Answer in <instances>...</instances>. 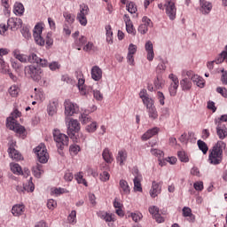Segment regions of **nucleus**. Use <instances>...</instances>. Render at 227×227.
<instances>
[{
    "label": "nucleus",
    "mask_w": 227,
    "mask_h": 227,
    "mask_svg": "<svg viewBox=\"0 0 227 227\" xmlns=\"http://www.w3.org/2000/svg\"><path fill=\"white\" fill-rule=\"evenodd\" d=\"M106 42L113 43V31L111 30V25L106 27Z\"/></svg>",
    "instance_id": "51"
},
{
    "label": "nucleus",
    "mask_w": 227,
    "mask_h": 227,
    "mask_svg": "<svg viewBox=\"0 0 227 227\" xmlns=\"http://www.w3.org/2000/svg\"><path fill=\"white\" fill-rule=\"evenodd\" d=\"M67 221L70 224H75V223H77V211H71L67 216Z\"/></svg>",
    "instance_id": "46"
},
{
    "label": "nucleus",
    "mask_w": 227,
    "mask_h": 227,
    "mask_svg": "<svg viewBox=\"0 0 227 227\" xmlns=\"http://www.w3.org/2000/svg\"><path fill=\"white\" fill-rule=\"evenodd\" d=\"M130 217L135 223H138V221H141V219H143V214H141L140 212L131 213Z\"/></svg>",
    "instance_id": "57"
},
{
    "label": "nucleus",
    "mask_w": 227,
    "mask_h": 227,
    "mask_svg": "<svg viewBox=\"0 0 227 227\" xmlns=\"http://www.w3.org/2000/svg\"><path fill=\"white\" fill-rule=\"evenodd\" d=\"M85 80L84 78H78V88L81 91H84V93H90V91H93V88L84 86Z\"/></svg>",
    "instance_id": "32"
},
{
    "label": "nucleus",
    "mask_w": 227,
    "mask_h": 227,
    "mask_svg": "<svg viewBox=\"0 0 227 227\" xmlns=\"http://www.w3.org/2000/svg\"><path fill=\"white\" fill-rule=\"evenodd\" d=\"M200 12L203 15H208L212 12V3L207 0H200Z\"/></svg>",
    "instance_id": "18"
},
{
    "label": "nucleus",
    "mask_w": 227,
    "mask_h": 227,
    "mask_svg": "<svg viewBox=\"0 0 227 227\" xmlns=\"http://www.w3.org/2000/svg\"><path fill=\"white\" fill-rule=\"evenodd\" d=\"M226 148V144L223 141H218L215 145L210 150L208 160L209 164L217 166L223 162V152Z\"/></svg>",
    "instance_id": "2"
},
{
    "label": "nucleus",
    "mask_w": 227,
    "mask_h": 227,
    "mask_svg": "<svg viewBox=\"0 0 227 227\" xmlns=\"http://www.w3.org/2000/svg\"><path fill=\"white\" fill-rule=\"evenodd\" d=\"M180 84H181L183 90H191V88L192 86V83L187 78L183 79L180 82Z\"/></svg>",
    "instance_id": "52"
},
{
    "label": "nucleus",
    "mask_w": 227,
    "mask_h": 227,
    "mask_svg": "<svg viewBox=\"0 0 227 227\" xmlns=\"http://www.w3.org/2000/svg\"><path fill=\"white\" fill-rule=\"evenodd\" d=\"M47 207H48L49 210H54L56 208V207H58V202H56V200L51 199L47 202Z\"/></svg>",
    "instance_id": "62"
},
{
    "label": "nucleus",
    "mask_w": 227,
    "mask_h": 227,
    "mask_svg": "<svg viewBox=\"0 0 227 227\" xmlns=\"http://www.w3.org/2000/svg\"><path fill=\"white\" fill-rule=\"evenodd\" d=\"M35 153L37 155L38 161L41 164H46L49 160V153H47V147L45 144H40L34 149Z\"/></svg>",
    "instance_id": "6"
},
{
    "label": "nucleus",
    "mask_w": 227,
    "mask_h": 227,
    "mask_svg": "<svg viewBox=\"0 0 227 227\" xmlns=\"http://www.w3.org/2000/svg\"><path fill=\"white\" fill-rule=\"evenodd\" d=\"M0 74H8L12 81L17 82V77L13 74V73L10 72V66H8V64H6L4 59H3L2 58H0Z\"/></svg>",
    "instance_id": "13"
},
{
    "label": "nucleus",
    "mask_w": 227,
    "mask_h": 227,
    "mask_svg": "<svg viewBox=\"0 0 227 227\" xmlns=\"http://www.w3.org/2000/svg\"><path fill=\"white\" fill-rule=\"evenodd\" d=\"M11 171L14 175H20L22 173V167L19 163H11L10 164Z\"/></svg>",
    "instance_id": "42"
},
{
    "label": "nucleus",
    "mask_w": 227,
    "mask_h": 227,
    "mask_svg": "<svg viewBox=\"0 0 227 227\" xmlns=\"http://www.w3.org/2000/svg\"><path fill=\"white\" fill-rule=\"evenodd\" d=\"M1 29L4 33L11 29V31H17L22 26V20L18 18H10L7 24H1Z\"/></svg>",
    "instance_id": "5"
},
{
    "label": "nucleus",
    "mask_w": 227,
    "mask_h": 227,
    "mask_svg": "<svg viewBox=\"0 0 227 227\" xmlns=\"http://www.w3.org/2000/svg\"><path fill=\"white\" fill-rule=\"evenodd\" d=\"M63 16L66 19L67 22H68L69 24H74V22L75 21V15L70 12H64Z\"/></svg>",
    "instance_id": "53"
},
{
    "label": "nucleus",
    "mask_w": 227,
    "mask_h": 227,
    "mask_svg": "<svg viewBox=\"0 0 227 227\" xmlns=\"http://www.w3.org/2000/svg\"><path fill=\"white\" fill-rule=\"evenodd\" d=\"M116 160L117 162H119L120 166H123L125 164V160H127V151H119L118 155L116 157Z\"/></svg>",
    "instance_id": "30"
},
{
    "label": "nucleus",
    "mask_w": 227,
    "mask_h": 227,
    "mask_svg": "<svg viewBox=\"0 0 227 227\" xmlns=\"http://www.w3.org/2000/svg\"><path fill=\"white\" fill-rule=\"evenodd\" d=\"M13 12L15 15H23L24 14V5L21 3H16L14 4Z\"/></svg>",
    "instance_id": "43"
},
{
    "label": "nucleus",
    "mask_w": 227,
    "mask_h": 227,
    "mask_svg": "<svg viewBox=\"0 0 227 227\" xmlns=\"http://www.w3.org/2000/svg\"><path fill=\"white\" fill-rule=\"evenodd\" d=\"M43 29V27H42L41 25H35L33 34L35 43H37V45H41V47L45 45V40L42 37Z\"/></svg>",
    "instance_id": "11"
},
{
    "label": "nucleus",
    "mask_w": 227,
    "mask_h": 227,
    "mask_svg": "<svg viewBox=\"0 0 227 227\" xmlns=\"http://www.w3.org/2000/svg\"><path fill=\"white\" fill-rule=\"evenodd\" d=\"M192 81L194 82L199 88H203L205 86V80L203 77L194 74L192 76Z\"/></svg>",
    "instance_id": "36"
},
{
    "label": "nucleus",
    "mask_w": 227,
    "mask_h": 227,
    "mask_svg": "<svg viewBox=\"0 0 227 227\" xmlns=\"http://www.w3.org/2000/svg\"><path fill=\"white\" fill-rule=\"evenodd\" d=\"M168 78L170 79L171 83L168 88L169 94L171 97H176V90H178V86L180 84V82L178 81V77L175 75L174 74H170L168 75Z\"/></svg>",
    "instance_id": "10"
},
{
    "label": "nucleus",
    "mask_w": 227,
    "mask_h": 227,
    "mask_svg": "<svg viewBox=\"0 0 227 227\" xmlns=\"http://www.w3.org/2000/svg\"><path fill=\"white\" fill-rule=\"evenodd\" d=\"M81 121L82 123V125H86L88 123H91V117L88 116L85 114H81Z\"/></svg>",
    "instance_id": "56"
},
{
    "label": "nucleus",
    "mask_w": 227,
    "mask_h": 227,
    "mask_svg": "<svg viewBox=\"0 0 227 227\" xmlns=\"http://www.w3.org/2000/svg\"><path fill=\"white\" fill-rule=\"evenodd\" d=\"M128 51V58H134V54L137 51V47L131 43L129 44Z\"/></svg>",
    "instance_id": "54"
},
{
    "label": "nucleus",
    "mask_w": 227,
    "mask_h": 227,
    "mask_svg": "<svg viewBox=\"0 0 227 227\" xmlns=\"http://www.w3.org/2000/svg\"><path fill=\"white\" fill-rule=\"evenodd\" d=\"M98 217H99L103 221H106V223H108V226H113V223H114V221H116L114 214L108 213L106 211H99L98 213Z\"/></svg>",
    "instance_id": "14"
},
{
    "label": "nucleus",
    "mask_w": 227,
    "mask_h": 227,
    "mask_svg": "<svg viewBox=\"0 0 227 227\" xmlns=\"http://www.w3.org/2000/svg\"><path fill=\"white\" fill-rule=\"evenodd\" d=\"M48 114L49 116H54L56 113H58V102L57 101H52L48 105Z\"/></svg>",
    "instance_id": "33"
},
{
    "label": "nucleus",
    "mask_w": 227,
    "mask_h": 227,
    "mask_svg": "<svg viewBox=\"0 0 227 227\" xmlns=\"http://www.w3.org/2000/svg\"><path fill=\"white\" fill-rule=\"evenodd\" d=\"M29 62V59L26 58H14L11 59L12 67L15 70H18V68H20L22 67V63H27Z\"/></svg>",
    "instance_id": "22"
},
{
    "label": "nucleus",
    "mask_w": 227,
    "mask_h": 227,
    "mask_svg": "<svg viewBox=\"0 0 227 227\" xmlns=\"http://www.w3.org/2000/svg\"><path fill=\"white\" fill-rule=\"evenodd\" d=\"M177 156L181 162H189V155L184 151H179Z\"/></svg>",
    "instance_id": "50"
},
{
    "label": "nucleus",
    "mask_w": 227,
    "mask_h": 227,
    "mask_svg": "<svg viewBox=\"0 0 227 227\" xmlns=\"http://www.w3.org/2000/svg\"><path fill=\"white\" fill-rule=\"evenodd\" d=\"M149 214L153 215V217L157 223H164V217L159 214V207L156 206H152L149 207Z\"/></svg>",
    "instance_id": "21"
},
{
    "label": "nucleus",
    "mask_w": 227,
    "mask_h": 227,
    "mask_svg": "<svg viewBox=\"0 0 227 227\" xmlns=\"http://www.w3.org/2000/svg\"><path fill=\"white\" fill-rule=\"evenodd\" d=\"M162 192V182H155L153 181L152 184V188L150 190L151 198H157L159 194Z\"/></svg>",
    "instance_id": "15"
},
{
    "label": "nucleus",
    "mask_w": 227,
    "mask_h": 227,
    "mask_svg": "<svg viewBox=\"0 0 227 227\" xmlns=\"http://www.w3.org/2000/svg\"><path fill=\"white\" fill-rule=\"evenodd\" d=\"M35 90L36 91L35 99L39 100L40 102H43L45 100V94L43 93V90H36V89H35Z\"/></svg>",
    "instance_id": "55"
},
{
    "label": "nucleus",
    "mask_w": 227,
    "mask_h": 227,
    "mask_svg": "<svg viewBox=\"0 0 227 227\" xmlns=\"http://www.w3.org/2000/svg\"><path fill=\"white\" fill-rule=\"evenodd\" d=\"M152 155H154V157H157L159 159V164L160 166H164V162L162 161V157H164V152L159 150V149H151Z\"/></svg>",
    "instance_id": "34"
},
{
    "label": "nucleus",
    "mask_w": 227,
    "mask_h": 227,
    "mask_svg": "<svg viewBox=\"0 0 227 227\" xmlns=\"http://www.w3.org/2000/svg\"><path fill=\"white\" fill-rule=\"evenodd\" d=\"M217 93H220V95H222V97H224V98H227V90L226 88H223V87H218L216 89Z\"/></svg>",
    "instance_id": "64"
},
{
    "label": "nucleus",
    "mask_w": 227,
    "mask_h": 227,
    "mask_svg": "<svg viewBox=\"0 0 227 227\" xmlns=\"http://www.w3.org/2000/svg\"><path fill=\"white\" fill-rule=\"evenodd\" d=\"M20 116V112L19 110H14L10 117L6 120V127L10 130H13L19 136H26V128L17 122V118Z\"/></svg>",
    "instance_id": "3"
},
{
    "label": "nucleus",
    "mask_w": 227,
    "mask_h": 227,
    "mask_svg": "<svg viewBox=\"0 0 227 227\" xmlns=\"http://www.w3.org/2000/svg\"><path fill=\"white\" fill-rule=\"evenodd\" d=\"M87 42L86 36L82 35L80 38L75 39L74 41V45H76V47H78V51H81V47H82V45H84Z\"/></svg>",
    "instance_id": "49"
},
{
    "label": "nucleus",
    "mask_w": 227,
    "mask_h": 227,
    "mask_svg": "<svg viewBox=\"0 0 227 227\" xmlns=\"http://www.w3.org/2000/svg\"><path fill=\"white\" fill-rule=\"evenodd\" d=\"M166 13L169 17L170 20H175L176 19V7L175 3L171 0H166Z\"/></svg>",
    "instance_id": "12"
},
{
    "label": "nucleus",
    "mask_w": 227,
    "mask_h": 227,
    "mask_svg": "<svg viewBox=\"0 0 227 227\" xmlns=\"http://www.w3.org/2000/svg\"><path fill=\"white\" fill-rule=\"evenodd\" d=\"M68 193V190L65 189V188H51V194L52 196H61V194H67Z\"/></svg>",
    "instance_id": "40"
},
{
    "label": "nucleus",
    "mask_w": 227,
    "mask_h": 227,
    "mask_svg": "<svg viewBox=\"0 0 227 227\" xmlns=\"http://www.w3.org/2000/svg\"><path fill=\"white\" fill-rule=\"evenodd\" d=\"M141 176H137L133 182H134V191L137 192H143V187L141 186Z\"/></svg>",
    "instance_id": "38"
},
{
    "label": "nucleus",
    "mask_w": 227,
    "mask_h": 227,
    "mask_svg": "<svg viewBox=\"0 0 227 227\" xmlns=\"http://www.w3.org/2000/svg\"><path fill=\"white\" fill-rule=\"evenodd\" d=\"M102 157L107 164H113V160H114V158L113 157V153L109 150V148H106L103 150Z\"/></svg>",
    "instance_id": "27"
},
{
    "label": "nucleus",
    "mask_w": 227,
    "mask_h": 227,
    "mask_svg": "<svg viewBox=\"0 0 227 227\" xmlns=\"http://www.w3.org/2000/svg\"><path fill=\"white\" fill-rule=\"evenodd\" d=\"M99 178L101 182H109V179L111 178V175H109V172L104 171L99 175Z\"/></svg>",
    "instance_id": "58"
},
{
    "label": "nucleus",
    "mask_w": 227,
    "mask_h": 227,
    "mask_svg": "<svg viewBox=\"0 0 227 227\" xmlns=\"http://www.w3.org/2000/svg\"><path fill=\"white\" fill-rule=\"evenodd\" d=\"M21 34L24 36V38H31V33H29V28H27V27H23L21 28Z\"/></svg>",
    "instance_id": "63"
},
{
    "label": "nucleus",
    "mask_w": 227,
    "mask_h": 227,
    "mask_svg": "<svg viewBox=\"0 0 227 227\" xmlns=\"http://www.w3.org/2000/svg\"><path fill=\"white\" fill-rule=\"evenodd\" d=\"M97 129H98V124L97 121H92L90 124L86 126L85 130L90 134H93V132L97 131Z\"/></svg>",
    "instance_id": "44"
},
{
    "label": "nucleus",
    "mask_w": 227,
    "mask_h": 227,
    "mask_svg": "<svg viewBox=\"0 0 227 227\" xmlns=\"http://www.w3.org/2000/svg\"><path fill=\"white\" fill-rule=\"evenodd\" d=\"M147 109V114L151 120H157L159 118V112H157V108L154 106H151Z\"/></svg>",
    "instance_id": "35"
},
{
    "label": "nucleus",
    "mask_w": 227,
    "mask_h": 227,
    "mask_svg": "<svg viewBox=\"0 0 227 227\" xmlns=\"http://www.w3.org/2000/svg\"><path fill=\"white\" fill-rule=\"evenodd\" d=\"M223 121H227V114L222 115L220 118L215 119V125H224Z\"/></svg>",
    "instance_id": "61"
},
{
    "label": "nucleus",
    "mask_w": 227,
    "mask_h": 227,
    "mask_svg": "<svg viewBox=\"0 0 227 227\" xmlns=\"http://www.w3.org/2000/svg\"><path fill=\"white\" fill-rule=\"evenodd\" d=\"M216 134L220 139H224L227 137V129L225 125H216Z\"/></svg>",
    "instance_id": "28"
},
{
    "label": "nucleus",
    "mask_w": 227,
    "mask_h": 227,
    "mask_svg": "<svg viewBox=\"0 0 227 227\" xmlns=\"http://www.w3.org/2000/svg\"><path fill=\"white\" fill-rule=\"evenodd\" d=\"M16 191L20 192V194L26 192H33L35 191V184H33V177L29 178L28 182V186H22V185H18L16 186Z\"/></svg>",
    "instance_id": "17"
},
{
    "label": "nucleus",
    "mask_w": 227,
    "mask_h": 227,
    "mask_svg": "<svg viewBox=\"0 0 227 227\" xmlns=\"http://www.w3.org/2000/svg\"><path fill=\"white\" fill-rule=\"evenodd\" d=\"M64 106L65 115L67 116V118H68V116H73L74 114H75V113H79V106H77V105L72 103L68 99L65 101Z\"/></svg>",
    "instance_id": "9"
},
{
    "label": "nucleus",
    "mask_w": 227,
    "mask_h": 227,
    "mask_svg": "<svg viewBox=\"0 0 227 227\" xmlns=\"http://www.w3.org/2000/svg\"><path fill=\"white\" fill-rule=\"evenodd\" d=\"M91 77L94 81H100L102 79V69L98 66H94L91 68Z\"/></svg>",
    "instance_id": "26"
},
{
    "label": "nucleus",
    "mask_w": 227,
    "mask_h": 227,
    "mask_svg": "<svg viewBox=\"0 0 227 227\" xmlns=\"http://www.w3.org/2000/svg\"><path fill=\"white\" fill-rule=\"evenodd\" d=\"M143 24H141L138 27V33H141V35H146L148 33V27H152V20L148 19V17L145 16L142 19Z\"/></svg>",
    "instance_id": "16"
},
{
    "label": "nucleus",
    "mask_w": 227,
    "mask_h": 227,
    "mask_svg": "<svg viewBox=\"0 0 227 227\" xmlns=\"http://www.w3.org/2000/svg\"><path fill=\"white\" fill-rule=\"evenodd\" d=\"M166 85V81L160 76H157L156 79L153 81L154 90H162Z\"/></svg>",
    "instance_id": "31"
},
{
    "label": "nucleus",
    "mask_w": 227,
    "mask_h": 227,
    "mask_svg": "<svg viewBox=\"0 0 227 227\" xmlns=\"http://www.w3.org/2000/svg\"><path fill=\"white\" fill-rule=\"evenodd\" d=\"M197 145H198L199 150L202 151V153L204 155H207V153L208 152V145H207V143H205L202 140H198Z\"/></svg>",
    "instance_id": "45"
},
{
    "label": "nucleus",
    "mask_w": 227,
    "mask_h": 227,
    "mask_svg": "<svg viewBox=\"0 0 227 227\" xmlns=\"http://www.w3.org/2000/svg\"><path fill=\"white\" fill-rule=\"evenodd\" d=\"M144 106H145L146 109L150 107L155 106V101L152 99L150 97H146L144 99H142Z\"/></svg>",
    "instance_id": "48"
},
{
    "label": "nucleus",
    "mask_w": 227,
    "mask_h": 227,
    "mask_svg": "<svg viewBox=\"0 0 227 227\" xmlns=\"http://www.w3.org/2000/svg\"><path fill=\"white\" fill-rule=\"evenodd\" d=\"M24 212H26V207L23 204L14 205L12 208V214L15 217H19L20 215H22Z\"/></svg>",
    "instance_id": "23"
},
{
    "label": "nucleus",
    "mask_w": 227,
    "mask_h": 227,
    "mask_svg": "<svg viewBox=\"0 0 227 227\" xmlns=\"http://www.w3.org/2000/svg\"><path fill=\"white\" fill-rule=\"evenodd\" d=\"M124 22L126 24V31L129 35H132L135 36L136 28H134V25L132 24V20H130V17L128 14L124 15Z\"/></svg>",
    "instance_id": "19"
},
{
    "label": "nucleus",
    "mask_w": 227,
    "mask_h": 227,
    "mask_svg": "<svg viewBox=\"0 0 227 227\" xmlns=\"http://www.w3.org/2000/svg\"><path fill=\"white\" fill-rule=\"evenodd\" d=\"M145 51L147 52V58H153L155 53H153V43L152 41H147L145 43Z\"/></svg>",
    "instance_id": "39"
},
{
    "label": "nucleus",
    "mask_w": 227,
    "mask_h": 227,
    "mask_svg": "<svg viewBox=\"0 0 227 227\" xmlns=\"http://www.w3.org/2000/svg\"><path fill=\"white\" fill-rule=\"evenodd\" d=\"M66 123H67V134L71 136V137L81 130V123L75 119L66 117Z\"/></svg>",
    "instance_id": "7"
},
{
    "label": "nucleus",
    "mask_w": 227,
    "mask_h": 227,
    "mask_svg": "<svg viewBox=\"0 0 227 227\" xmlns=\"http://www.w3.org/2000/svg\"><path fill=\"white\" fill-rule=\"evenodd\" d=\"M127 10L129 13H136V12H137V7H136V4H134V2H130L127 5Z\"/></svg>",
    "instance_id": "60"
},
{
    "label": "nucleus",
    "mask_w": 227,
    "mask_h": 227,
    "mask_svg": "<svg viewBox=\"0 0 227 227\" xmlns=\"http://www.w3.org/2000/svg\"><path fill=\"white\" fill-rule=\"evenodd\" d=\"M159 134V128L155 127L151 129H148L143 136H142V141H148L151 137H153V136H157Z\"/></svg>",
    "instance_id": "25"
},
{
    "label": "nucleus",
    "mask_w": 227,
    "mask_h": 227,
    "mask_svg": "<svg viewBox=\"0 0 227 227\" xmlns=\"http://www.w3.org/2000/svg\"><path fill=\"white\" fill-rule=\"evenodd\" d=\"M32 173L35 178H40L42 176V173H43V165L36 163L35 166L32 168Z\"/></svg>",
    "instance_id": "29"
},
{
    "label": "nucleus",
    "mask_w": 227,
    "mask_h": 227,
    "mask_svg": "<svg viewBox=\"0 0 227 227\" xmlns=\"http://www.w3.org/2000/svg\"><path fill=\"white\" fill-rule=\"evenodd\" d=\"M8 153H9V157H11L12 159V160H22L24 159V157H22V154H20V153H19V151H17L15 148L13 147H10L8 149Z\"/></svg>",
    "instance_id": "24"
},
{
    "label": "nucleus",
    "mask_w": 227,
    "mask_h": 227,
    "mask_svg": "<svg viewBox=\"0 0 227 227\" xmlns=\"http://www.w3.org/2000/svg\"><path fill=\"white\" fill-rule=\"evenodd\" d=\"M28 63H32L25 68V73L27 76L38 82L43 78V70L40 67H49V61L42 58H27Z\"/></svg>",
    "instance_id": "1"
},
{
    "label": "nucleus",
    "mask_w": 227,
    "mask_h": 227,
    "mask_svg": "<svg viewBox=\"0 0 227 227\" xmlns=\"http://www.w3.org/2000/svg\"><path fill=\"white\" fill-rule=\"evenodd\" d=\"M8 91H9V94L12 98H16V97H19V93L20 91V88H19L17 85H12V86L10 87Z\"/></svg>",
    "instance_id": "47"
},
{
    "label": "nucleus",
    "mask_w": 227,
    "mask_h": 227,
    "mask_svg": "<svg viewBox=\"0 0 227 227\" xmlns=\"http://www.w3.org/2000/svg\"><path fill=\"white\" fill-rule=\"evenodd\" d=\"M156 97L160 102V106H164L166 104V97L164 96V93H162L161 91H158Z\"/></svg>",
    "instance_id": "59"
},
{
    "label": "nucleus",
    "mask_w": 227,
    "mask_h": 227,
    "mask_svg": "<svg viewBox=\"0 0 227 227\" xmlns=\"http://www.w3.org/2000/svg\"><path fill=\"white\" fill-rule=\"evenodd\" d=\"M53 139L55 143H57L58 148H59L60 150H63L65 146H68V141H69L68 136L61 133L58 129H55L53 131Z\"/></svg>",
    "instance_id": "4"
},
{
    "label": "nucleus",
    "mask_w": 227,
    "mask_h": 227,
    "mask_svg": "<svg viewBox=\"0 0 227 227\" xmlns=\"http://www.w3.org/2000/svg\"><path fill=\"white\" fill-rule=\"evenodd\" d=\"M119 185L121 196H129L130 194V186H129V183L125 179L120 180Z\"/></svg>",
    "instance_id": "20"
},
{
    "label": "nucleus",
    "mask_w": 227,
    "mask_h": 227,
    "mask_svg": "<svg viewBox=\"0 0 227 227\" xmlns=\"http://www.w3.org/2000/svg\"><path fill=\"white\" fill-rule=\"evenodd\" d=\"M75 180L77 181V184H82V185H85V187H88V181L84 179V172L80 171L74 176Z\"/></svg>",
    "instance_id": "37"
},
{
    "label": "nucleus",
    "mask_w": 227,
    "mask_h": 227,
    "mask_svg": "<svg viewBox=\"0 0 227 227\" xmlns=\"http://www.w3.org/2000/svg\"><path fill=\"white\" fill-rule=\"evenodd\" d=\"M90 12V7L86 4L80 5V12L76 16V20L80 22L81 26H86L88 24V19L86 15Z\"/></svg>",
    "instance_id": "8"
},
{
    "label": "nucleus",
    "mask_w": 227,
    "mask_h": 227,
    "mask_svg": "<svg viewBox=\"0 0 227 227\" xmlns=\"http://www.w3.org/2000/svg\"><path fill=\"white\" fill-rule=\"evenodd\" d=\"M223 62H224V58H218V59H215V60L207 62V67L208 70H214L215 65H221V63H223Z\"/></svg>",
    "instance_id": "41"
}]
</instances>
